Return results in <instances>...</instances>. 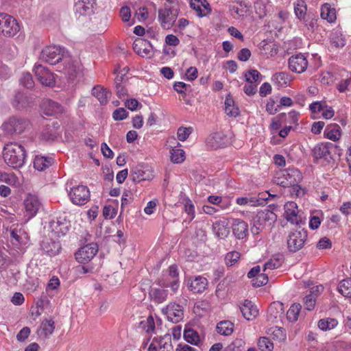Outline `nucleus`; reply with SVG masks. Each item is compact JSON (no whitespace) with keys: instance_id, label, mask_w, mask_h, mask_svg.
<instances>
[{"instance_id":"f257e3e1","label":"nucleus","mask_w":351,"mask_h":351,"mask_svg":"<svg viewBox=\"0 0 351 351\" xmlns=\"http://www.w3.org/2000/svg\"><path fill=\"white\" fill-rule=\"evenodd\" d=\"M26 156V150L20 144L11 143L3 147L4 161L13 169L22 167L25 163Z\"/></svg>"},{"instance_id":"f03ea898","label":"nucleus","mask_w":351,"mask_h":351,"mask_svg":"<svg viewBox=\"0 0 351 351\" xmlns=\"http://www.w3.org/2000/svg\"><path fill=\"white\" fill-rule=\"evenodd\" d=\"M332 143H320L317 144L311 151V155L315 162H321L324 166L334 164V160L331 156L332 152Z\"/></svg>"},{"instance_id":"7ed1b4c3","label":"nucleus","mask_w":351,"mask_h":351,"mask_svg":"<svg viewBox=\"0 0 351 351\" xmlns=\"http://www.w3.org/2000/svg\"><path fill=\"white\" fill-rule=\"evenodd\" d=\"M61 62L58 66V71L62 73L69 80L73 81L81 71L80 61L66 54Z\"/></svg>"},{"instance_id":"20e7f679","label":"nucleus","mask_w":351,"mask_h":351,"mask_svg":"<svg viewBox=\"0 0 351 351\" xmlns=\"http://www.w3.org/2000/svg\"><path fill=\"white\" fill-rule=\"evenodd\" d=\"M65 56L64 48L60 46L50 45L43 49L40 54V60L51 65L59 64Z\"/></svg>"},{"instance_id":"39448f33","label":"nucleus","mask_w":351,"mask_h":351,"mask_svg":"<svg viewBox=\"0 0 351 351\" xmlns=\"http://www.w3.org/2000/svg\"><path fill=\"white\" fill-rule=\"evenodd\" d=\"M29 125L27 119L12 117L2 125L3 130L8 134H20Z\"/></svg>"},{"instance_id":"423d86ee","label":"nucleus","mask_w":351,"mask_h":351,"mask_svg":"<svg viewBox=\"0 0 351 351\" xmlns=\"http://www.w3.org/2000/svg\"><path fill=\"white\" fill-rule=\"evenodd\" d=\"M307 239V231L302 228L291 232L287 238V247L291 252L301 250Z\"/></svg>"},{"instance_id":"0eeeda50","label":"nucleus","mask_w":351,"mask_h":351,"mask_svg":"<svg viewBox=\"0 0 351 351\" xmlns=\"http://www.w3.org/2000/svg\"><path fill=\"white\" fill-rule=\"evenodd\" d=\"M69 196L73 204L84 205L90 199V191L86 186L77 185L70 189Z\"/></svg>"},{"instance_id":"6e6552de","label":"nucleus","mask_w":351,"mask_h":351,"mask_svg":"<svg viewBox=\"0 0 351 351\" xmlns=\"http://www.w3.org/2000/svg\"><path fill=\"white\" fill-rule=\"evenodd\" d=\"M98 252L96 243H90L80 247L75 254V259L81 264H86L91 261Z\"/></svg>"},{"instance_id":"1a4fd4ad","label":"nucleus","mask_w":351,"mask_h":351,"mask_svg":"<svg viewBox=\"0 0 351 351\" xmlns=\"http://www.w3.org/2000/svg\"><path fill=\"white\" fill-rule=\"evenodd\" d=\"M71 223L64 216L53 219L49 222V228L57 237L65 235L69 230Z\"/></svg>"},{"instance_id":"9d476101","label":"nucleus","mask_w":351,"mask_h":351,"mask_svg":"<svg viewBox=\"0 0 351 351\" xmlns=\"http://www.w3.org/2000/svg\"><path fill=\"white\" fill-rule=\"evenodd\" d=\"M34 71L39 82L46 86H53L55 84L53 74L45 66L40 64H36Z\"/></svg>"},{"instance_id":"9b49d317","label":"nucleus","mask_w":351,"mask_h":351,"mask_svg":"<svg viewBox=\"0 0 351 351\" xmlns=\"http://www.w3.org/2000/svg\"><path fill=\"white\" fill-rule=\"evenodd\" d=\"M162 312L167 316V319L172 323H178L184 317L183 307L176 303H170L165 308H162Z\"/></svg>"},{"instance_id":"f8f14e48","label":"nucleus","mask_w":351,"mask_h":351,"mask_svg":"<svg viewBox=\"0 0 351 351\" xmlns=\"http://www.w3.org/2000/svg\"><path fill=\"white\" fill-rule=\"evenodd\" d=\"M282 175L285 180L281 182V184L283 186H293L295 189H300V186L298 184L301 182L302 176L298 169H286L283 171Z\"/></svg>"},{"instance_id":"ddd939ff","label":"nucleus","mask_w":351,"mask_h":351,"mask_svg":"<svg viewBox=\"0 0 351 351\" xmlns=\"http://www.w3.org/2000/svg\"><path fill=\"white\" fill-rule=\"evenodd\" d=\"M285 218L292 224L299 225L302 222L298 205L294 202H288L284 206Z\"/></svg>"},{"instance_id":"4468645a","label":"nucleus","mask_w":351,"mask_h":351,"mask_svg":"<svg viewBox=\"0 0 351 351\" xmlns=\"http://www.w3.org/2000/svg\"><path fill=\"white\" fill-rule=\"evenodd\" d=\"M289 69L292 72L302 73L306 71L308 66V61L304 55L298 53L291 56L288 60Z\"/></svg>"},{"instance_id":"2eb2a0df","label":"nucleus","mask_w":351,"mask_h":351,"mask_svg":"<svg viewBox=\"0 0 351 351\" xmlns=\"http://www.w3.org/2000/svg\"><path fill=\"white\" fill-rule=\"evenodd\" d=\"M130 178L134 182H140L151 180L153 178V175L147 168L138 165L131 169Z\"/></svg>"},{"instance_id":"dca6fc26","label":"nucleus","mask_w":351,"mask_h":351,"mask_svg":"<svg viewBox=\"0 0 351 351\" xmlns=\"http://www.w3.org/2000/svg\"><path fill=\"white\" fill-rule=\"evenodd\" d=\"M284 314V305L279 301L272 302L267 310V319L271 322L281 320Z\"/></svg>"},{"instance_id":"f3484780","label":"nucleus","mask_w":351,"mask_h":351,"mask_svg":"<svg viewBox=\"0 0 351 351\" xmlns=\"http://www.w3.org/2000/svg\"><path fill=\"white\" fill-rule=\"evenodd\" d=\"M40 202L37 196L29 194L24 201V206L29 218L34 217L40 207Z\"/></svg>"},{"instance_id":"a211bd4d","label":"nucleus","mask_w":351,"mask_h":351,"mask_svg":"<svg viewBox=\"0 0 351 351\" xmlns=\"http://www.w3.org/2000/svg\"><path fill=\"white\" fill-rule=\"evenodd\" d=\"M206 143L212 149L221 148L226 144V136L221 132H214L207 137Z\"/></svg>"},{"instance_id":"6ab92c4d","label":"nucleus","mask_w":351,"mask_h":351,"mask_svg":"<svg viewBox=\"0 0 351 351\" xmlns=\"http://www.w3.org/2000/svg\"><path fill=\"white\" fill-rule=\"evenodd\" d=\"M40 248L46 254L53 256L60 252L61 245L51 239L45 238L40 242Z\"/></svg>"},{"instance_id":"aec40b11","label":"nucleus","mask_w":351,"mask_h":351,"mask_svg":"<svg viewBox=\"0 0 351 351\" xmlns=\"http://www.w3.org/2000/svg\"><path fill=\"white\" fill-rule=\"evenodd\" d=\"M232 232L238 239H245L249 234L247 223L240 219L233 220L232 224Z\"/></svg>"},{"instance_id":"412c9836","label":"nucleus","mask_w":351,"mask_h":351,"mask_svg":"<svg viewBox=\"0 0 351 351\" xmlns=\"http://www.w3.org/2000/svg\"><path fill=\"white\" fill-rule=\"evenodd\" d=\"M256 221L260 226L271 225L277 220V215L269 209H264L258 212L256 215Z\"/></svg>"},{"instance_id":"4be33fe9","label":"nucleus","mask_w":351,"mask_h":351,"mask_svg":"<svg viewBox=\"0 0 351 351\" xmlns=\"http://www.w3.org/2000/svg\"><path fill=\"white\" fill-rule=\"evenodd\" d=\"M190 7L199 16H205L210 14L211 8L207 0H190Z\"/></svg>"},{"instance_id":"5701e85b","label":"nucleus","mask_w":351,"mask_h":351,"mask_svg":"<svg viewBox=\"0 0 351 351\" xmlns=\"http://www.w3.org/2000/svg\"><path fill=\"white\" fill-rule=\"evenodd\" d=\"M243 316L248 321L254 319L258 315V310L256 306L248 300H245L240 306Z\"/></svg>"},{"instance_id":"b1692460","label":"nucleus","mask_w":351,"mask_h":351,"mask_svg":"<svg viewBox=\"0 0 351 351\" xmlns=\"http://www.w3.org/2000/svg\"><path fill=\"white\" fill-rule=\"evenodd\" d=\"M168 296V290L164 287H151L149 290V298L153 302L160 304L166 301Z\"/></svg>"},{"instance_id":"393cba45","label":"nucleus","mask_w":351,"mask_h":351,"mask_svg":"<svg viewBox=\"0 0 351 351\" xmlns=\"http://www.w3.org/2000/svg\"><path fill=\"white\" fill-rule=\"evenodd\" d=\"M32 103V99L26 94L23 93H17L12 99V106L18 110H21L29 106Z\"/></svg>"},{"instance_id":"a878e982","label":"nucleus","mask_w":351,"mask_h":351,"mask_svg":"<svg viewBox=\"0 0 351 351\" xmlns=\"http://www.w3.org/2000/svg\"><path fill=\"white\" fill-rule=\"evenodd\" d=\"M93 0H79L75 4V13L81 16L90 15L93 12Z\"/></svg>"},{"instance_id":"bb28decb","label":"nucleus","mask_w":351,"mask_h":351,"mask_svg":"<svg viewBox=\"0 0 351 351\" xmlns=\"http://www.w3.org/2000/svg\"><path fill=\"white\" fill-rule=\"evenodd\" d=\"M207 286V279L202 276L194 277L189 283L191 291L195 293H202L206 289Z\"/></svg>"},{"instance_id":"cd10ccee","label":"nucleus","mask_w":351,"mask_h":351,"mask_svg":"<svg viewBox=\"0 0 351 351\" xmlns=\"http://www.w3.org/2000/svg\"><path fill=\"white\" fill-rule=\"evenodd\" d=\"M54 162L52 157L37 155L34 160V167L42 171L51 167Z\"/></svg>"},{"instance_id":"c85d7f7f","label":"nucleus","mask_w":351,"mask_h":351,"mask_svg":"<svg viewBox=\"0 0 351 351\" xmlns=\"http://www.w3.org/2000/svg\"><path fill=\"white\" fill-rule=\"evenodd\" d=\"M177 17V9L165 8L158 10V19L162 22H176Z\"/></svg>"},{"instance_id":"c756f323","label":"nucleus","mask_w":351,"mask_h":351,"mask_svg":"<svg viewBox=\"0 0 351 351\" xmlns=\"http://www.w3.org/2000/svg\"><path fill=\"white\" fill-rule=\"evenodd\" d=\"M11 241L13 245H22L27 243V235L22 229L14 228L10 231Z\"/></svg>"},{"instance_id":"7c9ffc66","label":"nucleus","mask_w":351,"mask_h":351,"mask_svg":"<svg viewBox=\"0 0 351 351\" xmlns=\"http://www.w3.org/2000/svg\"><path fill=\"white\" fill-rule=\"evenodd\" d=\"M62 106L58 102L49 99L45 104L44 112L47 116H58L62 114Z\"/></svg>"},{"instance_id":"2f4dec72","label":"nucleus","mask_w":351,"mask_h":351,"mask_svg":"<svg viewBox=\"0 0 351 351\" xmlns=\"http://www.w3.org/2000/svg\"><path fill=\"white\" fill-rule=\"evenodd\" d=\"M20 29V23H0V34L7 37H13Z\"/></svg>"},{"instance_id":"473e14b6","label":"nucleus","mask_w":351,"mask_h":351,"mask_svg":"<svg viewBox=\"0 0 351 351\" xmlns=\"http://www.w3.org/2000/svg\"><path fill=\"white\" fill-rule=\"evenodd\" d=\"M234 329V324L229 320H223L219 322L216 326V331L217 333L229 336L232 334Z\"/></svg>"},{"instance_id":"72a5a7b5","label":"nucleus","mask_w":351,"mask_h":351,"mask_svg":"<svg viewBox=\"0 0 351 351\" xmlns=\"http://www.w3.org/2000/svg\"><path fill=\"white\" fill-rule=\"evenodd\" d=\"M134 16L133 18V22L135 21H145L147 20H153L152 15L154 16L155 14H152L148 10L147 8L145 7H139V8H134Z\"/></svg>"},{"instance_id":"f704fd0d","label":"nucleus","mask_w":351,"mask_h":351,"mask_svg":"<svg viewBox=\"0 0 351 351\" xmlns=\"http://www.w3.org/2000/svg\"><path fill=\"white\" fill-rule=\"evenodd\" d=\"M55 329V322L53 319H45L41 322L40 328V335L45 338H49Z\"/></svg>"},{"instance_id":"c9c22d12","label":"nucleus","mask_w":351,"mask_h":351,"mask_svg":"<svg viewBox=\"0 0 351 351\" xmlns=\"http://www.w3.org/2000/svg\"><path fill=\"white\" fill-rule=\"evenodd\" d=\"M146 45H148L149 47L152 48L149 41L143 40L142 38H137L133 43V49L136 53L142 56H143V53L148 55L150 52V50L146 47Z\"/></svg>"},{"instance_id":"e433bc0d","label":"nucleus","mask_w":351,"mask_h":351,"mask_svg":"<svg viewBox=\"0 0 351 351\" xmlns=\"http://www.w3.org/2000/svg\"><path fill=\"white\" fill-rule=\"evenodd\" d=\"M258 47L267 56H274L278 53V48L274 41L271 40H262L259 43Z\"/></svg>"},{"instance_id":"4c0bfd02","label":"nucleus","mask_w":351,"mask_h":351,"mask_svg":"<svg viewBox=\"0 0 351 351\" xmlns=\"http://www.w3.org/2000/svg\"><path fill=\"white\" fill-rule=\"evenodd\" d=\"M92 95L97 98L100 104L104 105L107 104L108 98L111 95V92L101 86H95L92 90Z\"/></svg>"},{"instance_id":"58836bf2","label":"nucleus","mask_w":351,"mask_h":351,"mask_svg":"<svg viewBox=\"0 0 351 351\" xmlns=\"http://www.w3.org/2000/svg\"><path fill=\"white\" fill-rule=\"evenodd\" d=\"M228 9L230 14L238 19L237 16H243L246 11V6L241 1H234L228 4Z\"/></svg>"},{"instance_id":"ea45409f","label":"nucleus","mask_w":351,"mask_h":351,"mask_svg":"<svg viewBox=\"0 0 351 351\" xmlns=\"http://www.w3.org/2000/svg\"><path fill=\"white\" fill-rule=\"evenodd\" d=\"M331 45L336 48H342L346 45L345 36L339 29L334 30L330 36Z\"/></svg>"},{"instance_id":"a19ab883","label":"nucleus","mask_w":351,"mask_h":351,"mask_svg":"<svg viewBox=\"0 0 351 351\" xmlns=\"http://www.w3.org/2000/svg\"><path fill=\"white\" fill-rule=\"evenodd\" d=\"M321 17L324 20H326L327 22H335L337 19L336 10L328 3H325L322 6L321 8Z\"/></svg>"},{"instance_id":"79ce46f5","label":"nucleus","mask_w":351,"mask_h":351,"mask_svg":"<svg viewBox=\"0 0 351 351\" xmlns=\"http://www.w3.org/2000/svg\"><path fill=\"white\" fill-rule=\"evenodd\" d=\"M271 81L279 86H287L291 81V77L287 73L279 72L272 75Z\"/></svg>"},{"instance_id":"37998d69","label":"nucleus","mask_w":351,"mask_h":351,"mask_svg":"<svg viewBox=\"0 0 351 351\" xmlns=\"http://www.w3.org/2000/svg\"><path fill=\"white\" fill-rule=\"evenodd\" d=\"M213 230L216 236L220 239L226 237L230 231L227 227V223L223 221H217L213 224Z\"/></svg>"},{"instance_id":"c03bdc74","label":"nucleus","mask_w":351,"mask_h":351,"mask_svg":"<svg viewBox=\"0 0 351 351\" xmlns=\"http://www.w3.org/2000/svg\"><path fill=\"white\" fill-rule=\"evenodd\" d=\"M324 136L333 141L338 140L341 136L339 125L337 124L327 125L324 130Z\"/></svg>"},{"instance_id":"a18cd8bd","label":"nucleus","mask_w":351,"mask_h":351,"mask_svg":"<svg viewBox=\"0 0 351 351\" xmlns=\"http://www.w3.org/2000/svg\"><path fill=\"white\" fill-rule=\"evenodd\" d=\"M338 324V322L335 318L327 317L321 319L317 323L319 328L323 331L330 330L335 328Z\"/></svg>"},{"instance_id":"49530a36","label":"nucleus","mask_w":351,"mask_h":351,"mask_svg":"<svg viewBox=\"0 0 351 351\" xmlns=\"http://www.w3.org/2000/svg\"><path fill=\"white\" fill-rule=\"evenodd\" d=\"M184 339L187 343L192 345H197L199 342V336L197 332L192 328L184 330Z\"/></svg>"},{"instance_id":"de8ad7c7","label":"nucleus","mask_w":351,"mask_h":351,"mask_svg":"<svg viewBox=\"0 0 351 351\" xmlns=\"http://www.w3.org/2000/svg\"><path fill=\"white\" fill-rule=\"evenodd\" d=\"M338 291L342 295L351 298V278L341 280L338 286Z\"/></svg>"},{"instance_id":"09e8293b","label":"nucleus","mask_w":351,"mask_h":351,"mask_svg":"<svg viewBox=\"0 0 351 351\" xmlns=\"http://www.w3.org/2000/svg\"><path fill=\"white\" fill-rule=\"evenodd\" d=\"M294 11L298 19L301 21L304 19L306 13V4L304 0H298L294 4Z\"/></svg>"},{"instance_id":"8fccbe9b","label":"nucleus","mask_w":351,"mask_h":351,"mask_svg":"<svg viewBox=\"0 0 351 351\" xmlns=\"http://www.w3.org/2000/svg\"><path fill=\"white\" fill-rule=\"evenodd\" d=\"M58 133L57 132L55 123L53 125H47L42 132V136L45 140L53 141L56 138Z\"/></svg>"},{"instance_id":"3c124183","label":"nucleus","mask_w":351,"mask_h":351,"mask_svg":"<svg viewBox=\"0 0 351 351\" xmlns=\"http://www.w3.org/2000/svg\"><path fill=\"white\" fill-rule=\"evenodd\" d=\"M302 306L300 304L296 303L291 305L287 313V318L289 321L294 322L298 320L299 313Z\"/></svg>"},{"instance_id":"603ef678","label":"nucleus","mask_w":351,"mask_h":351,"mask_svg":"<svg viewBox=\"0 0 351 351\" xmlns=\"http://www.w3.org/2000/svg\"><path fill=\"white\" fill-rule=\"evenodd\" d=\"M42 20L44 21H55L59 20V14L50 8H45L42 13Z\"/></svg>"},{"instance_id":"864d4df0","label":"nucleus","mask_w":351,"mask_h":351,"mask_svg":"<svg viewBox=\"0 0 351 351\" xmlns=\"http://www.w3.org/2000/svg\"><path fill=\"white\" fill-rule=\"evenodd\" d=\"M245 81L250 84H252L258 80H262L263 75L256 69H250L245 74Z\"/></svg>"},{"instance_id":"5fc2aeb1","label":"nucleus","mask_w":351,"mask_h":351,"mask_svg":"<svg viewBox=\"0 0 351 351\" xmlns=\"http://www.w3.org/2000/svg\"><path fill=\"white\" fill-rule=\"evenodd\" d=\"M171 160L174 163H181L185 159V153L181 149H171L170 150Z\"/></svg>"},{"instance_id":"6e6d98bb","label":"nucleus","mask_w":351,"mask_h":351,"mask_svg":"<svg viewBox=\"0 0 351 351\" xmlns=\"http://www.w3.org/2000/svg\"><path fill=\"white\" fill-rule=\"evenodd\" d=\"M122 77H116L114 79L115 88L117 95L119 98L121 99L128 95V90L125 86L122 84Z\"/></svg>"},{"instance_id":"4d7b16f0","label":"nucleus","mask_w":351,"mask_h":351,"mask_svg":"<svg viewBox=\"0 0 351 351\" xmlns=\"http://www.w3.org/2000/svg\"><path fill=\"white\" fill-rule=\"evenodd\" d=\"M258 346L261 351H271L274 348L273 343L266 337H262L259 339Z\"/></svg>"},{"instance_id":"13d9d810","label":"nucleus","mask_w":351,"mask_h":351,"mask_svg":"<svg viewBox=\"0 0 351 351\" xmlns=\"http://www.w3.org/2000/svg\"><path fill=\"white\" fill-rule=\"evenodd\" d=\"M287 115L285 113H280L276 119H274L271 123L270 128L271 130H278L282 123L287 121Z\"/></svg>"},{"instance_id":"bf43d9fd","label":"nucleus","mask_w":351,"mask_h":351,"mask_svg":"<svg viewBox=\"0 0 351 351\" xmlns=\"http://www.w3.org/2000/svg\"><path fill=\"white\" fill-rule=\"evenodd\" d=\"M17 182V178L14 173H8L0 171V182H5L9 185H14Z\"/></svg>"},{"instance_id":"052dcab7","label":"nucleus","mask_w":351,"mask_h":351,"mask_svg":"<svg viewBox=\"0 0 351 351\" xmlns=\"http://www.w3.org/2000/svg\"><path fill=\"white\" fill-rule=\"evenodd\" d=\"M158 343L160 348L164 349V351H171L173 349L171 336L169 334L160 337Z\"/></svg>"},{"instance_id":"680f3d73","label":"nucleus","mask_w":351,"mask_h":351,"mask_svg":"<svg viewBox=\"0 0 351 351\" xmlns=\"http://www.w3.org/2000/svg\"><path fill=\"white\" fill-rule=\"evenodd\" d=\"M193 129L192 127H183L181 126L178 129L177 136L180 141H186L190 134L193 132Z\"/></svg>"},{"instance_id":"e2e57ef3","label":"nucleus","mask_w":351,"mask_h":351,"mask_svg":"<svg viewBox=\"0 0 351 351\" xmlns=\"http://www.w3.org/2000/svg\"><path fill=\"white\" fill-rule=\"evenodd\" d=\"M241 254L239 252L232 251L226 254L225 261L227 266L234 265L240 258Z\"/></svg>"},{"instance_id":"0e129e2a","label":"nucleus","mask_w":351,"mask_h":351,"mask_svg":"<svg viewBox=\"0 0 351 351\" xmlns=\"http://www.w3.org/2000/svg\"><path fill=\"white\" fill-rule=\"evenodd\" d=\"M20 84L26 88H32L34 86V82L29 73H25L20 78Z\"/></svg>"},{"instance_id":"69168bd1","label":"nucleus","mask_w":351,"mask_h":351,"mask_svg":"<svg viewBox=\"0 0 351 351\" xmlns=\"http://www.w3.org/2000/svg\"><path fill=\"white\" fill-rule=\"evenodd\" d=\"M269 281L268 276L265 274H260L252 280V285L255 287H260L265 285Z\"/></svg>"},{"instance_id":"338daca9","label":"nucleus","mask_w":351,"mask_h":351,"mask_svg":"<svg viewBox=\"0 0 351 351\" xmlns=\"http://www.w3.org/2000/svg\"><path fill=\"white\" fill-rule=\"evenodd\" d=\"M158 285L162 287L166 288V287H170L171 289L176 293L180 287V282L179 279H174L171 282L168 284L164 280H158Z\"/></svg>"},{"instance_id":"774afa93","label":"nucleus","mask_w":351,"mask_h":351,"mask_svg":"<svg viewBox=\"0 0 351 351\" xmlns=\"http://www.w3.org/2000/svg\"><path fill=\"white\" fill-rule=\"evenodd\" d=\"M315 297L313 294H309L304 298V305L306 310L311 311L315 305Z\"/></svg>"}]
</instances>
